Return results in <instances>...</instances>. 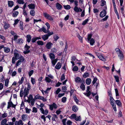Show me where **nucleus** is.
<instances>
[{
	"mask_svg": "<svg viewBox=\"0 0 125 125\" xmlns=\"http://www.w3.org/2000/svg\"><path fill=\"white\" fill-rule=\"evenodd\" d=\"M41 30L43 31L45 33H47L49 31V30H46L44 27L41 28Z\"/></svg>",
	"mask_w": 125,
	"mask_h": 125,
	"instance_id": "nucleus-28",
	"label": "nucleus"
},
{
	"mask_svg": "<svg viewBox=\"0 0 125 125\" xmlns=\"http://www.w3.org/2000/svg\"><path fill=\"white\" fill-rule=\"evenodd\" d=\"M45 80L46 82L48 83H50L52 81L48 77H46Z\"/></svg>",
	"mask_w": 125,
	"mask_h": 125,
	"instance_id": "nucleus-29",
	"label": "nucleus"
},
{
	"mask_svg": "<svg viewBox=\"0 0 125 125\" xmlns=\"http://www.w3.org/2000/svg\"><path fill=\"white\" fill-rule=\"evenodd\" d=\"M114 77L115 79V81L118 83L119 82V78L117 76H114Z\"/></svg>",
	"mask_w": 125,
	"mask_h": 125,
	"instance_id": "nucleus-32",
	"label": "nucleus"
},
{
	"mask_svg": "<svg viewBox=\"0 0 125 125\" xmlns=\"http://www.w3.org/2000/svg\"><path fill=\"white\" fill-rule=\"evenodd\" d=\"M33 98L32 96L31 95H30L28 97V102H30L31 100Z\"/></svg>",
	"mask_w": 125,
	"mask_h": 125,
	"instance_id": "nucleus-40",
	"label": "nucleus"
},
{
	"mask_svg": "<svg viewBox=\"0 0 125 125\" xmlns=\"http://www.w3.org/2000/svg\"><path fill=\"white\" fill-rule=\"evenodd\" d=\"M26 113H29L31 110L28 108H26Z\"/></svg>",
	"mask_w": 125,
	"mask_h": 125,
	"instance_id": "nucleus-56",
	"label": "nucleus"
},
{
	"mask_svg": "<svg viewBox=\"0 0 125 125\" xmlns=\"http://www.w3.org/2000/svg\"><path fill=\"white\" fill-rule=\"evenodd\" d=\"M116 104L119 106H120L121 105V103L119 100L115 101Z\"/></svg>",
	"mask_w": 125,
	"mask_h": 125,
	"instance_id": "nucleus-26",
	"label": "nucleus"
},
{
	"mask_svg": "<svg viewBox=\"0 0 125 125\" xmlns=\"http://www.w3.org/2000/svg\"><path fill=\"white\" fill-rule=\"evenodd\" d=\"M9 80L8 79H6L5 80V85L7 87L9 83Z\"/></svg>",
	"mask_w": 125,
	"mask_h": 125,
	"instance_id": "nucleus-42",
	"label": "nucleus"
},
{
	"mask_svg": "<svg viewBox=\"0 0 125 125\" xmlns=\"http://www.w3.org/2000/svg\"><path fill=\"white\" fill-rule=\"evenodd\" d=\"M97 80V79L96 78H94L92 82V83L93 84H94L96 82Z\"/></svg>",
	"mask_w": 125,
	"mask_h": 125,
	"instance_id": "nucleus-61",
	"label": "nucleus"
},
{
	"mask_svg": "<svg viewBox=\"0 0 125 125\" xmlns=\"http://www.w3.org/2000/svg\"><path fill=\"white\" fill-rule=\"evenodd\" d=\"M7 119L6 118H4L2 120L1 122V125H4L6 124L7 122Z\"/></svg>",
	"mask_w": 125,
	"mask_h": 125,
	"instance_id": "nucleus-14",
	"label": "nucleus"
},
{
	"mask_svg": "<svg viewBox=\"0 0 125 125\" xmlns=\"http://www.w3.org/2000/svg\"><path fill=\"white\" fill-rule=\"evenodd\" d=\"M99 58L103 61H106L105 59L104 58L102 55H101L100 57H99Z\"/></svg>",
	"mask_w": 125,
	"mask_h": 125,
	"instance_id": "nucleus-44",
	"label": "nucleus"
},
{
	"mask_svg": "<svg viewBox=\"0 0 125 125\" xmlns=\"http://www.w3.org/2000/svg\"><path fill=\"white\" fill-rule=\"evenodd\" d=\"M8 4L9 7H11L13 5V2L12 1H8Z\"/></svg>",
	"mask_w": 125,
	"mask_h": 125,
	"instance_id": "nucleus-22",
	"label": "nucleus"
},
{
	"mask_svg": "<svg viewBox=\"0 0 125 125\" xmlns=\"http://www.w3.org/2000/svg\"><path fill=\"white\" fill-rule=\"evenodd\" d=\"M30 47V46L27 45V44H26L25 46V49L26 51L23 52L24 54H26L30 52V50H29V49Z\"/></svg>",
	"mask_w": 125,
	"mask_h": 125,
	"instance_id": "nucleus-6",
	"label": "nucleus"
},
{
	"mask_svg": "<svg viewBox=\"0 0 125 125\" xmlns=\"http://www.w3.org/2000/svg\"><path fill=\"white\" fill-rule=\"evenodd\" d=\"M17 2L20 4H23L24 3L23 0H18Z\"/></svg>",
	"mask_w": 125,
	"mask_h": 125,
	"instance_id": "nucleus-52",
	"label": "nucleus"
},
{
	"mask_svg": "<svg viewBox=\"0 0 125 125\" xmlns=\"http://www.w3.org/2000/svg\"><path fill=\"white\" fill-rule=\"evenodd\" d=\"M24 77H22L21 80H20L19 82H18V83L19 84H21L23 82V81L24 80Z\"/></svg>",
	"mask_w": 125,
	"mask_h": 125,
	"instance_id": "nucleus-39",
	"label": "nucleus"
},
{
	"mask_svg": "<svg viewBox=\"0 0 125 125\" xmlns=\"http://www.w3.org/2000/svg\"><path fill=\"white\" fill-rule=\"evenodd\" d=\"M31 82L32 84H34L35 83V79L32 77L31 78Z\"/></svg>",
	"mask_w": 125,
	"mask_h": 125,
	"instance_id": "nucleus-49",
	"label": "nucleus"
},
{
	"mask_svg": "<svg viewBox=\"0 0 125 125\" xmlns=\"http://www.w3.org/2000/svg\"><path fill=\"white\" fill-rule=\"evenodd\" d=\"M49 35L48 34H45L42 36V38L44 41L48 39Z\"/></svg>",
	"mask_w": 125,
	"mask_h": 125,
	"instance_id": "nucleus-15",
	"label": "nucleus"
},
{
	"mask_svg": "<svg viewBox=\"0 0 125 125\" xmlns=\"http://www.w3.org/2000/svg\"><path fill=\"white\" fill-rule=\"evenodd\" d=\"M49 56L51 60H52L53 59L55 58V55L54 54L52 53H51L50 54Z\"/></svg>",
	"mask_w": 125,
	"mask_h": 125,
	"instance_id": "nucleus-21",
	"label": "nucleus"
},
{
	"mask_svg": "<svg viewBox=\"0 0 125 125\" xmlns=\"http://www.w3.org/2000/svg\"><path fill=\"white\" fill-rule=\"evenodd\" d=\"M110 101L111 104H112L113 103H114V99L112 97L110 96Z\"/></svg>",
	"mask_w": 125,
	"mask_h": 125,
	"instance_id": "nucleus-35",
	"label": "nucleus"
},
{
	"mask_svg": "<svg viewBox=\"0 0 125 125\" xmlns=\"http://www.w3.org/2000/svg\"><path fill=\"white\" fill-rule=\"evenodd\" d=\"M66 98L65 97H63L62 99V101L63 103L65 102L66 101Z\"/></svg>",
	"mask_w": 125,
	"mask_h": 125,
	"instance_id": "nucleus-57",
	"label": "nucleus"
},
{
	"mask_svg": "<svg viewBox=\"0 0 125 125\" xmlns=\"http://www.w3.org/2000/svg\"><path fill=\"white\" fill-rule=\"evenodd\" d=\"M87 93H84V94L87 97H89L91 94V93L90 91L87 92Z\"/></svg>",
	"mask_w": 125,
	"mask_h": 125,
	"instance_id": "nucleus-30",
	"label": "nucleus"
},
{
	"mask_svg": "<svg viewBox=\"0 0 125 125\" xmlns=\"http://www.w3.org/2000/svg\"><path fill=\"white\" fill-rule=\"evenodd\" d=\"M75 120L77 121H80L81 120V117L80 116L76 117Z\"/></svg>",
	"mask_w": 125,
	"mask_h": 125,
	"instance_id": "nucleus-64",
	"label": "nucleus"
},
{
	"mask_svg": "<svg viewBox=\"0 0 125 125\" xmlns=\"http://www.w3.org/2000/svg\"><path fill=\"white\" fill-rule=\"evenodd\" d=\"M26 37L27 38V41L28 42H30L31 39V36L30 35H27L26 36Z\"/></svg>",
	"mask_w": 125,
	"mask_h": 125,
	"instance_id": "nucleus-19",
	"label": "nucleus"
},
{
	"mask_svg": "<svg viewBox=\"0 0 125 125\" xmlns=\"http://www.w3.org/2000/svg\"><path fill=\"white\" fill-rule=\"evenodd\" d=\"M19 125H23V123L22 121L21 120H19L18 121Z\"/></svg>",
	"mask_w": 125,
	"mask_h": 125,
	"instance_id": "nucleus-55",
	"label": "nucleus"
},
{
	"mask_svg": "<svg viewBox=\"0 0 125 125\" xmlns=\"http://www.w3.org/2000/svg\"><path fill=\"white\" fill-rule=\"evenodd\" d=\"M23 23L22 22H20V24L19 25V26L20 28V29L22 30H23Z\"/></svg>",
	"mask_w": 125,
	"mask_h": 125,
	"instance_id": "nucleus-31",
	"label": "nucleus"
},
{
	"mask_svg": "<svg viewBox=\"0 0 125 125\" xmlns=\"http://www.w3.org/2000/svg\"><path fill=\"white\" fill-rule=\"evenodd\" d=\"M49 108L51 111H52L53 110V108L55 109H57L58 107V106L54 103H53L51 105H49Z\"/></svg>",
	"mask_w": 125,
	"mask_h": 125,
	"instance_id": "nucleus-3",
	"label": "nucleus"
},
{
	"mask_svg": "<svg viewBox=\"0 0 125 125\" xmlns=\"http://www.w3.org/2000/svg\"><path fill=\"white\" fill-rule=\"evenodd\" d=\"M17 74V72L16 71H14L12 73L11 75L12 76H15Z\"/></svg>",
	"mask_w": 125,
	"mask_h": 125,
	"instance_id": "nucleus-62",
	"label": "nucleus"
},
{
	"mask_svg": "<svg viewBox=\"0 0 125 125\" xmlns=\"http://www.w3.org/2000/svg\"><path fill=\"white\" fill-rule=\"evenodd\" d=\"M67 123V125H72V122L70 120H68Z\"/></svg>",
	"mask_w": 125,
	"mask_h": 125,
	"instance_id": "nucleus-58",
	"label": "nucleus"
},
{
	"mask_svg": "<svg viewBox=\"0 0 125 125\" xmlns=\"http://www.w3.org/2000/svg\"><path fill=\"white\" fill-rule=\"evenodd\" d=\"M77 37L79 38V39L81 42H82V37H81L79 35H78Z\"/></svg>",
	"mask_w": 125,
	"mask_h": 125,
	"instance_id": "nucleus-59",
	"label": "nucleus"
},
{
	"mask_svg": "<svg viewBox=\"0 0 125 125\" xmlns=\"http://www.w3.org/2000/svg\"><path fill=\"white\" fill-rule=\"evenodd\" d=\"M18 43L19 44H21L23 43V40H22L20 39L18 40Z\"/></svg>",
	"mask_w": 125,
	"mask_h": 125,
	"instance_id": "nucleus-45",
	"label": "nucleus"
},
{
	"mask_svg": "<svg viewBox=\"0 0 125 125\" xmlns=\"http://www.w3.org/2000/svg\"><path fill=\"white\" fill-rule=\"evenodd\" d=\"M74 10L75 12H78L79 11V9L77 6H75L73 9Z\"/></svg>",
	"mask_w": 125,
	"mask_h": 125,
	"instance_id": "nucleus-33",
	"label": "nucleus"
},
{
	"mask_svg": "<svg viewBox=\"0 0 125 125\" xmlns=\"http://www.w3.org/2000/svg\"><path fill=\"white\" fill-rule=\"evenodd\" d=\"M89 41H90V42L91 45H93L94 44L95 42L94 39L93 38H91Z\"/></svg>",
	"mask_w": 125,
	"mask_h": 125,
	"instance_id": "nucleus-20",
	"label": "nucleus"
},
{
	"mask_svg": "<svg viewBox=\"0 0 125 125\" xmlns=\"http://www.w3.org/2000/svg\"><path fill=\"white\" fill-rule=\"evenodd\" d=\"M44 15L46 18L48 20L51 21H52L53 20V19L52 17L47 13H44Z\"/></svg>",
	"mask_w": 125,
	"mask_h": 125,
	"instance_id": "nucleus-4",
	"label": "nucleus"
},
{
	"mask_svg": "<svg viewBox=\"0 0 125 125\" xmlns=\"http://www.w3.org/2000/svg\"><path fill=\"white\" fill-rule=\"evenodd\" d=\"M78 110V109L76 106L74 105L72 107V110L73 111L76 112Z\"/></svg>",
	"mask_w": 125,
	"mask_h": 125,
	"instance_id": "nucleus-25",
	"label": "nucleus"
},
{
	"mask_svg": "<svg viewBox=\"0 0 125 125\" xmlns=\"http://www.w3.org/2000/svg\"><path fill=\"white\" fill-rule=\"evenodd\" d=\"M18 14V12L17 11H14L13 14V16L15 17L17 16Z\"/></svg>",
	"mask_w": 125,
	"mask_h": 125,
	"instance_id": "nucleus-37",
	"label": "nucleus"
},
{
	"mask_svg": "<svg viewBox=\"0 0 125 125\" xmlns=\"http://www.w3.org/2000/svg\"><path fill=\"white\" fill-rule=\"evenodd\" d=\"M78 67L76 66H75L73 67V70L74 71H78Z\"/></svg>",
	"mask_w": 125,
	"mask_h": 125,
	"instance_id": "nucleus-41",
	"label": "nucleus"
},
{
	"mask_svg": "<svg viewBox=\"0 0 125 125\" xmlns=\"http://www.w3.org/2000/svg\"><path fill=\"white\" fill-rule=\"evenodd\" d=\"M23 14L25 15V17L27 16V14L26 12V11L25 10H23Z\"/></svg>",
	"mask_w": 125,
	"mask_h": 125,
	"instance_id": "nucleus-63",
	"label": "nucleus"
},
{
	"mask_svg": "<svg viewBox=\"0 0 125 125\" xmlns=\"http://www.w3.org/2000/svg\"><path fill=\"white\" fill-rule=\"evenodd\" d=\"M41 96L39 95L38 94L35 96L34 98L35 99H40Z\"/></svg>",
	"mask_w": 125,
	"mask_h": 125,
	"instance_id": "nucleus-54",
	"label": "nucleus"
},
{
	"mask_svg": "<svg viewBox=\"0 0 125 125\" xmlns=\"http://www.w3.org/2000/svg\"><path fill=\"white\" fill-rule=\"evenodd\" d=\"M40 111L43 114L46 115L48 113V111L47 110H45L44 111L43 108H40Z\"/></svg>",
	"mask_w": 125,
	"mask_h": 125,
	"instance_id": "nucleus-9",
	"label": "nucleus"
},
{
	"mask_svg": "<svg viewBox=\"0 0 125 125\" xmlns=\"http://www.w3.org/2000/svg\"><path fill=\"white\" fill-rule=\"evenodd\" d=\"M28 6L30 8L32 9H34L35 7L34 4H29Z\"/></svg>",
	"mask_w": 125,
	"mask_h": 125,
	"instance_id": "nucleus-23",
	"label": "nucleus"
},
{
	"mask_svg": "<svg viewBox=\"0 0 125 125\" xmlns=\"http://www.w3.org/2000/svg\"><path fill=\"white\" fill-rule=\"evenodd\" d=\"M105 9H104L100 13V16L101 17L103 18L105 16L106 13Z\"/></svg>",
	"mask_w": 125,
	"mask_h": 125,
	"instance_id": "nucleus-7",
	"label": "nucleus"
},
{
	"mask_svg": "<svg viewBox=\"0 0 125 125\" xmlns=\"http://www.w3.org/2000/svg\"><path fill=\"white\" fill-rule=\"evenodd\" d=\"M75 80L76 82L79 83L81 79L80 77H77L75 78Z\"/></svg>",
	"mask_w": 125,
	"mask_h": 125,
	"instance_id": "nucleus-34",
	"label": "nucleus"
},
{
	"mask_svg": "<svg viewBox=\"0 0 125 125\" xmlns=\"http://www.w3.org/2000/svg\"><path fill=\"white\" fill-rule=\"evenodd\" d=\"M57 61V59H55L54 60H52V65L53 66L55 65V63H56Z\"/></svg>",
	"mask_w": 125,
	"mask_h": 125,
	"instance_id": "nucleus-24",
	"label": "nucleus"
},
{
	"mask_svg": "<svg viewBox=\"0 0 125 125\" xmlns=\"http://www.w3.org/2000/svg\"><path fill=\"white\" fill-rule=\"evenodd\" d=\"M101 6H105L104 7V9H105V10L106 9H107V7H106V1L104 0H101Z\"/></svg>",
	"mask_w": 125,
	"mask_h": 125,
	"instance_id": "nucleus-8",
	"label": "nucleus"
},
{
	"mask_svg": "<svg viewBox=\"0 0 125 125\" xmlns=\"http://www.w3.org/2000/svg\"><path fill=\"white\" fill-rule=\"evenodd\" d=\"M8 108H9L11 107H12L13 108H15V105L11 101L9 102L8 103Z\"/></svg>",
	"mask_w": 125,
	"mask_h": 125,
	"instance_id": "nucleus-10",
	"label": "nucleus"
},
{
	"mask_svg": "<svg viewBox=\"0 0 125 125\" xmlns=\"http://www.w3.org/2000/svg\"><path fill=\"white\" fill-rule=\"evenodd\" d=\"M89 21V20L87 19L84 21L82 23L83 25H84L86 24L87 22Z\"/></svg>",
	"mask_w": 125,
	"mask_h": 125,
	"instance_id": "nucleus-53",
	"label": "nucleus"
},
{
	"mask_svg": "<svg viewBox=\"0 0 125 125\" xmlns=\"http://www.w3.org/2000/svg\"><path fill=\"white\" fill-rule=\"evenodd\" d=\"M63 6L65 9L67 10L71 8L70 5H64Z\"/></svg>",
	"mask_w": 125,
	"mask_h": 125,
	"instance_id": "nucleus-38",
	"label": "nucleus"
},
{
	"mask_svg": "<svg viewBox=\"0 0 125 125\" xmlns=\"http://www.w3.org/2000/svg\"><path fill=\"white\" fill-rule=\"evenodd\" d=\"M14 54L15 57L16 59L17 60L19 59L20 57V55L18 53L17 50H15L14 51Z\"/></svg>",
	"mask_w": 125,
	"mask_h": 125,
	"instance_id": "nucleus-5",
	"label": "nucleus"
},
{
	"mask_svg": "<svg viewBox=\"0 0 125 125\" xmlns=\"http://www.w3.org/2000/svg\"><path fill=\"white\" fill-rule=\"evenodd\" d=\"M32 111L33 113H37V108L35 107H33V108Z\"/></svg>",
	"mask_w": 125,
	"mask_h": 125,
	"instance_id": "nucleus-51",
	"label": "nucleus"
},
{
	"mask_svg": "<svg viewBox=\"0 0 125 125\" xmlns=\"http://www.w3.org/2000/svg\"><path fill=\"white\" fill-rule=\"evenodd\" d=\"M4 50L5 52L8 53L10 51V49L8 47H4Z\"/></svg>",
	"mask_w": 125,
	"mask_h": 125,
	"instance_id": "nucleus-16",
	"label": "nucleus"
},
{
	"mask_svg": "<svg viewBox=\"0 0 125 125\" xmlns=\"http://www.w3.org/2000/svg\"><path fill=\"white\" fill-rule=\"evenodd\" d=\"M76 115L75 114H72L71 116V118H74L75 119L76 117Z\"/></svg>",
	"mask_w": 125,
	"mask_h": 125,
	"instance_id": "nucleus-60",
	"label": "nucleus"
},
{
	"mask_svg": "<svg viewBox=\"0 0 125 125\" xmlns=\"http://www.w3.org/2000/svg\"><path fill=\"white\" fill-rule=\"evenodd\" d=\"M30 14L31 16H34L35 14V11L34 10H31L30 11Z\"/></svg>",
	"mask_w": 125,
	"mask_h": 125,
	"instance_id": "nucleus-27",
	"label": "nucleus"
},
{
	"mask_svg": "<svg viewBox=\"0 0 125 125\" xmlns=\"http://www.w3.org/2000/svg\"><path fill=\"white\" fill-rule=\"evenodd\" d=\"M56 7L58 10L61 9L62 6L59 3H57L56 4Z\"/></svg>",
	"mask_w": 125,
	"mask_h": 125,
	"instance_id": "nucleus-13",
	"label": "nucleus"
},
{
	"mask_svg": "<svg viewBox=\"0 0 125 125\" xmlns=\"http://www.w3.org/2000/svg\"><path fill=\"white\" fill-rule=\"evenodd\" d=\"M27 117V115L26 114L22 115L21 116L22 119L24 121L26 119Z\"/></svg>",
	"mask_w": 125,
	"mask_h": 125,
	"instance_id": "nucleus-17",
	"label": "nucleus"
},
{
	"mask_svg": "<svg viewBox=\"0 0 125 125\" xmlns=\"http://www.w3.org/2000/svg\"><path fill=\"white\" fill-rule=\"evenodd\" d=\"M52 44L50 42H49L47 43L46 47L48 49H50L51 48L52 46Z\"/></svg>",
	"mask_w": 125,
	"mask_h": 125,
	"instance_id": "nucleus-11",
	"label": "nucleus"
},
{
	"mask_svg": "<svg viewBox=\"0 0 125 125\" xmlns=\"http://www.w3.org/2000/svg\"><path fill=\"white\" fill-rule=\"evenodd\" d=\"M38 37H36V38H33L31 40V42H35L38 39Z\"/></svg>",
	"mask_w": 125,
	"mask_h": 125,
	"instance_id": "nucleus-47",
	"label": "nucleus"
},
{
	"mask_svg": "<svg viewBox=\"0 0 125 125\" xmlns=\"http://www.w3.org/2000/svg\"><path fill=\"white\" fill-rule=\"evenodd\" d=\"M62 90L63 92H65L67 90V87L65 86H63L62 87Z\"/></svg>",
	"mask_w": 125,
	"mask_h": 125,
	"instance_id": "nucleus-36",
	"label": "nucleus"
},
{
	"mask_svg": "<svg viewBox=\"0 0 125 125\" xmlns=\"http://www.w3.org/2000/svg\"><path fill=\"white\" fill-rule=\"evenodd\" d=\"M115 51L118 54V57L120 61H122L124 59V55L122 51L118 48H116Z\"/></svg>",
	"mask_w": 125,
	"mask_h": 125,
	"instance_id": "nucleus-1",
	"label": "nucleus"
},
{
	"mask_svg": "<svg viewBox=\"0 0 125 125\" xmlns=\"http://www.w3.org/2000/svg\"><path fill=\"white\" fill-rule=\"evenodd\" d=\"M80 88L83 90H85V86L84 84H82Z\"/></svg>",
	"mask_w": 125,
	"mask_h": 125,
	"instance_id": "nucleus-46",
	"label": "nucleus"
},
{
	"mask_svg": "<svg viewBox=\"0 0 125 125\" xmlns=\"http://www.w3.org/2000/svg\"><path fill=\"white\" fill-rule=\"evenodd\" d=\"M10 27V25L9 24L6 23L4 25V27L5 29H7Z\"/></svg>",
	"mask_w": 125,
	"mask_h": 125,
	"instance_id": "nucleus-48",
	"label": "nucleus"
},
{
	"mask_svg": "<svg viewBox=\"0 0 125 125\" xmlns=\"http://www.w3.org/2000/svg\"><path fill=\"white\" fill-rule=\"evenodd\" d=\"M91 80L90 78H87L86 80V83L88 85H89L91 83Z\"/></svg>",
	"mask_w": 125,
	"mask_h": 125,
	"instance_id": "nucleus-18",
	"label": "nucleus"
},
{
	"mask_svg": "<svg viewBox=\"0 0 125 125\" xmlns=\"http://www.w3.org/2000/svg\"><path fill=\"white\" fill-rule=\"evenodd\" d=\"M61 67V64L60 62H58L55 66V68L57 69H59Z\"/></svg>",
	"mask_w": 125,
	"mask_h": 125,
	"instance_id": "nucleus-12",
	"label": "nucleus"
},
{
	"mask_svg": "<svg viewBox=\"0 0 125 125\" xmlns=\"http://www.w3.org/2000/svg\"><path fill=\"white\" fill-rule=\"evenodd\" d=\"M30 89V87H29L27 89L26 88H25L24 89L23 92L22 90H21L20 94L21 97H22L23 95H24V97H25L27 96L29 93V91Z\"/></svg>",
	"mask_w": 125,
	"mask_h": 125,
	"instance_id": "nucleus-2",
	"label": "nucleus"
},
{
	"mask_svg": "<svg viewBox=\"0 0 125 125\" xmlns=\"http://www.w3.org/2000/svg\"><path fill=\"white\" fill-rule=\"evenodd\" d=\"M33 71L32 70L30 71L28 73L30 77L33 74Z\"/></svg>",
	"mask_w": 125,
	"mask_h": 125,
	"instance_id": "nucleus-50",
	"label": "nucleus"
},
{
	"mask_svg": "<svg viewBox=\"0 0 125 125\" xmlns=\"http://www.w3.org/2000/svg\"><path fill=\"white\" fill-rule=\"evenodd\" d=\"M37 44L39 45H43V43L42 41H39L37 42Z\"/></svg>",
	"mask_w": 125,
	"mask_h": 125,
	"instance_id": "nucleus-43",
	"label": "nucleus"
}]
</instances>
